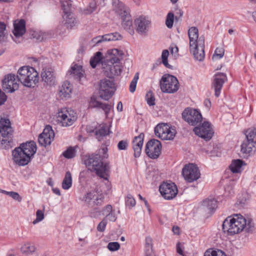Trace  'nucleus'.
<instances>
[{"label":"nucleus","instance_id":"ea45409f","mask_svg":"<svg viewBox=\"0 0 256 256\" xmlns=\"http://www.w3.org/2000/svg\"><path fill=\"white\" fill-rule=\"evenodd\" d=\"M202 206L210 211H212L216 208L217 201L214 198L206 199L203 201Z\"/></svg>","mask_w":256,"mask_h":256},{"label":"nucleus","instance_id":"c756f323","mask_svg":"<svg viewBox=\"0 0 256 256\" xmlns=\"http://www.w3.org/2000/svg\"><path fill=\"white\" fill-rule=\"evenodd\" d=\"M90 104L92 107L102 108L104 111L106 115L108 114L112 108L110 104H103L98 101L94 96L91 98Z\"/></svg>","mask_w":256,"mask_h":256},{"label":"nucleus","instance_id":"2eb2a0df","mask_svg":"<svg viewBox=\"0 0 256 256\" xmlns=\"http://www.w3.org/2000/svg\"><path fill=\"white\" fill-rule=\"evenodd\" d=\"M194 132L206 141L210 140L214 134L210 124L208 122H204L200 126L195 127Z\"/></svg>","mask_w":256,"mask_h":256},{"label":"nucleus","instance_id":"7ed1b4c3","mask_svg":"<svg viewBox=\"0 0 256 256\" xmlns=\"http://www.w3.org/2000/svg\"><path fill=\"white\" fill-rule=\"evenodd\" d=\"M188 36L190 52L192 54L195 60L200 62L203 61L205 57L204 36H198V28L195 26L189 28Z\"/></svg>","mask_w":256,"mask_h":256},{"label":"nucleus","instance_id":"39448f33","mask_svg":"<svg viewBox=\"0 0 256 256\" xmlns=\"http://www.w3.org/2000/svg\"><path fill=\"white\" fill-rule=\"evenodd\" d=\"M112 5L116 12L121 16L122 26L130 34L132 35L134 32L129 8L120 2V0H112Z\"/></svg>","mask_w":256,"mask_h":256},{"label":"nucleus","instance_id":"72a5a7b5","mask_svg":"<svg viewBox=\"0 0 256 256\" xmlns=\"http://www.w3.org/2000/svg\"><path fill=\"white\" fill-rule=\"evenodd\" d=\"M144 256H156L152 248V240L148 236L145 240Z\"/></svg>","mask_w":256,"mask_h":256},{"label":"nucleus","instance_id":"13d9d810","mask_svg":"<svg viewBox=\"0 0 256 256\" xmlns=\"http://www.w3.org/2000/svg\"><path fill=\"white\" fill-rule=\"evenodd\" d=\"M106 224H107V222H106V218H104L98 224V226H97V230L100 232H104Z\"/></svg>","mask_w":256,"mask_h":256},{"label":"nucleus","instance_id":"7c9ffc66","mask_svg":"<svg viewBox=\"0 0 256 256\" xmlns=\"http://www.w3.org/2000/svg\"><path fill=\"white\" fill-rule=\"evenodd\" d=\"M68 72L70 75L72 76L79 82L80 81L81 78L84 76V71L82 70V66L80 65L74 64L71 67Z\"/></svg>","mask_w":256,"mask_h":256},{"label":"nucleus","instance_id":"6ab92c4d","mask_svg":"<svg viewBox=\"0 0 256 256\" xmlns=\"http://www.w3.org/2000/svg\"><path fill=\"white\" fill-rule=\"evenodd\" d=\"M54 137V134L52 127L48 126L44 130L43 132L40 134L38 142L41 146H46L51 144Z\"/></svg>","mask_w":256,"mask_h":256},{"label":"nucleus","instance_id":"aec40b11","mask_svg":"<svg viewBox=\"0 0 256 256\" xmlns=\"http://www.w3.org/2000/svg\"><path fill=\"white\" fill-rule=\"evenodd\" d=\"M82 200L86 205L92 207L101 205L102 202V198L94 190L87 192L84 196Z\"/></svg>","mask_w":256,"mask_h":256},{"label":"nucleus","instance_id":"f704fd0d","mask_svg":"<svg viewBox=\"0 0 256 256\" xmlns=\"http://www.w3.org/2000/svg\"><path fill=\"white\" fill-rule=\"evenodd\" d=\"M106 58V56L104 57L101 52H98L91 58L90 60V66L92 68H95L98 64H102V62Z\"/></svg>","mask_w":256,"mask_h":256},{"label":"nucleus","instance_id":"a878e982","mask_svg":"<svg viewBox=\"0 0 256 256\" xmlns=\"http://www.w3.org/2000/svg\"><path fill=\"white\" fill-rule=\"evenodd\" d=\"M144 134H140L138 136L134 137L133 142V149L134 150V156L138 158L141 154L142 148L144 143Z\"/></svg>","mask_w":256,"mask_h":256},{"label":"nucleus","instance_id":"8fccbe9b","mask_svg":"<svg viewBox=\"0 0 256 256\" xmlns=\"http://www.w3.org/2000/svg\"><path fill=\"white\" fill-rule=\"evenodd\" d=\"M138 72H136L130 84V91L131 92H134L135 90H136V84H137V82H138Z\"/></svg>","mask_w":256,"mask_h":256},{"label":"nucleus","instance_id":"dca6fc26","mask_svg":"<svg viewBox=\"0 0 256 256\" xmlns=\"http://www.w3.org/2000/svg\"><path fill=\"white\" fill-rule=\"evenodd\" d=\"M161 148L160 142L157 140L152 139L146 143L145 152L148 157L156 159L159 156Z\"/></svg>","mask_w":256,"mask_h":256},{"label":"nucleus","instance_id":"603ef678","mask_svg":"<svg viewBox=\"0 0 256 256\" xmlns=\"http://www.w3.org/2000/svg\"><path fill=\"white\" fill-rule=\"evenodd\" d=\"M44 218V210H38L36 212V218L32 222L34 224H36L38 222L42 221Z\"/></svg>","mask_w":256,"mask_h":256},{"label":"nucleus","instance_id":"6e6d98bb","mask_svg":"<svg viewBox=\"0 0 256 256\" xmlns=\"http://www.w3.org/2000/svg\"><path fill=\"white\" fill-rule=\"evenodd\" d=\"M108 248L112 252L118 250L120 248V244L118 242H110L107 246Z\"/></svg>","mask_w":256,"mask_h":256},{"label":"nucleus","instance_id":"a211bd4d","mask_svg":"<svg viewBox=\"0 0 256 256\" xmlns=\"http://www.w3.org/2000/svg\"><path fill=\"white\" fill-rule=\"evenodd\" d=\"M18 79L14 74H10L6 75L2 82V87L6 92H13L18 88Z\"/></svg>","mask_w":256,"mask_h":256},{"label":"nucleus","instance_id":"f3484780","mask_svg":"<svg viewBox=\"0 0 256 256\" xmlns=\"http://www.w3.org/2000/svg\"><path fill=\"white\" fill-rule=\"evenodd\" d=\"M159 190L162 196L166 200H172L178 194L176 186L174 182H163L160 186Z\"/></svg>","mask_w":256,"mask_h":256},{"label":"nucleus","instance_id":"412c9836","mask_svg":"<svg viewBox=\"0 0 256 256\" xmlns=\"http://www.w3.org/2000/svg\"><path fill=\"white\" fill-rule=\"evenodd\" d=\"M226 80L227 77L224 73L218 72L214 75L212 86L214 88L216 96H220L222 86Z\"/></svg>","mask_w":256,"mask_h":256},{"label":"nucleus","instance_id":"f8f14e48","mask_svg":"<svg viewBox=\"0 0 256 256\" xmlns=\"http://www.w3.org/2000/svg\"><path fill=\"white\" fill-rule=\"evenodd\" d=\"M155 134L162 140H172L176 133V130L166 124H158L154 128Z\"/></svg>","mask_w":256,"mask_h":256},{"label":"nucleus","instance_id":"680f3d73","mask_svg":"<svg viewBox=\"0 0 256 256\" xmlns=\"http://www.w3.org/2000/svg\"><path fill=\"white\" fill-rule=\"evenodd\" d=\"M128 142L125 140L120 141L118 144V148L119 150H125L128 147Z\"/></svg>","mask_w":256,"mask_h":256},{"label":"nucleus","instance_id":"5fc2aeb1","mask_svg":"<svg viewBox=\"0 0 256 256\" xmlns=\"http://www.w3.org/2000/svg\"><path fill=\"white\" fill-rule=\"evenodd\" d=\"M31 36L38 41H42L44 38V34L39 31H34L31 33Z\"/></svg>","mask_w":256,"mask_h":256},{"label":"nucleus","instance_id":"4c0bfd02","mask_svg":"<svg viewBox=\"0 0 256 256\" xmlns=\"http://www.w3.org/2000/svg\"><path fill=\"white\" fill-rule=\"evenodd\" d=\"M245 134L246 138V141L256 144V129L254 128L248 129L246 131Z\"/></svg>","mask_w":256,"mask_h":256},{"label":"nucleus","instance_id":"473e14b6","mask_svg":"<svg viewBox=\"0 0 256 256\" xmlns=\"http://www.w3.org/2000/svg\"><path fill=\"white\" fill-rule=\"evenodd\" d=\"M64 24L68 28H72L78 24V20L74 14L70 15H63Z\"/></svg>","mask_w":256,"mask_h":256},{"label":"nucleus","instance_id":"37998d69","mask_svg":"<svg viewBox=\"0 0 256 256\" xmlns=\"http://www.w3.org/2000/svg\"><path fill=\"white\" fill-rule=\"evenodd\" d=\"M7 36L6 26L4 23L0 22V42L6 41Z\"/></svg>","mask_w":256,"mask_h":256},{"label":"nucleus","instance_id":"f03ea898","mask_svg":"<svg viewBox=\"0 0 256 256\" xmlns=\"http://www.w3.org/2000/svg\"><path fill=\"white\" fill-rule=\"evenodd\" d=\"M108 146L103 144L98 150V154L86 156L84 160V163L88 170L95 172L98 176L104 180L108 179V172L110 168L108 164L102 162L103 158L107 157Z\"/></svg>","mask_w":256,"mask_h":256},{"label":"nucleus","instance_id":"c85d7f7f","mask_svg":"<svg viewBox=\"0 0 256 256\" xmlns=\"http://www.w3.org/2000/svg\"><path fill=\"white\" fill-rule=\"evenodd\" d=\"M72 86L70 82H64L59 88V96L62 99L70 98Z\"/></svg>","mask_w":256,"mask_h":256},{"label":"nucleus","instance_id":"b1692460","mask_svg":"<svg viewBox=\"0 0 256 256\" xmlns=\"http://www.w3.org/2000/svg\"><path fill=\"white\" fill-rule=\"evenodd\" d=\"M134 24L136 32L142 34L148 31L150 22L146 17L140 16L135 20Z\"/></svg>","mask_w":256,"mask_h":256},{"label":"nucleus","instance_id":"774afa93","mask_svg":"<svg viewBox=\"0 0 256 256\" xmlns=\"http://www.w3.org/2000/svg\"><path fill=\"white\" fill-rule=\"evenodd\" d=\"M172 231L176 234H180V228L178 226H174L172 228Z\"/></svg>","mask_w":256,"mask_h":256},{"label":"nucleus","instance_id":"a18cd8bd","mask_svg":"<svg viewBox=\"0 0 256 256\" xmlns=\"http://www.w3.org/2000/svg\"><path fill=\"white\" fill-rule=\"evenodd\" d=\"M169 55V52L167 50H164L162 54V62L164 66L168 68H170L171 66L168 64V58Z\"/></svg>","mask_w":256,"mask_h":256},{"label":"nucleus","instance_id":"4be33fe9","mask_svg":"<svg viewBox=\"0 0 256 256\" xmlns=\"http://www.w3.org/2000/svg\"><path fill=\"white\" fill-rule=\"evenodd\" d=\"M14 29L12 33L15 37L14 40L17 42L16 38H21L26 32V22L24 20H14Z\"/></svg>","mask_w":256,"mask_h":256},{"label":"nucleus","instance_id":"e433bc0d","mask_svg":"<svg viewBox=\"0 0 256 256\" xmlns=\"http://www.w3.org/2000/svg\"><path fill=\"white\" fill-rule=\"evenodd\" d=\"M108 58H109V55L106 54V58L104 59V60L102 62V68L104 74L108 78H112V72L110 71L111 64L108 62Z\"/></svg>","mask_w":256,"mask_h":256},{"label":"nucleus","instance_id":"9b49d317","mask_svg":"<svg viewBox=\"0 0 256 256\" xmlns=\"http://www.w3.org/2000/svg\"><path fill=\"white\" fill-rule=\"evenodd\" d=\"M116 90L114 82L110 80H101L100 83V94L102 98L108 100L114 95Z\"/></svg>","mask_w":256,"mask_h":256},{"label":"nucleus","instance_id":"49530a36","mask_svg":"<svg viewBox=\"0 0 256 256\" xmlns=\"http://www.w3.org/2000/svg\"><path fill=\"white\" fill-rule=\"evenodd\" d=\"M146 99L147 104L150 106H154L155 104V98L152 91H149L147 92Z\"/></svg>","mask_w":256,"mask_h":256},{"label":"nucleus","instance_id":"c9c22d12","mask_svg":"<svg viewBox=\"0 0 256 256\" xmlns=\"http://www.w3.org/2000/svg\"><path fill=\"white\" fill-rule=\"evenodd\" d=\"M62 8L64 13V15H70L72 13V2L70 0H65L61 2Z\"/></svg>","mask_w":256,"mask_h":256},{"label":"nucleus","instance_id":"393cba45","mask_svg":"<svg viewBox=\"0 0 256 256\" xmlns=\"http://www.w3.org/2000/svg\"><path fill=\"white\" fill-rule=\"evenodd\" d=\"M254 144L250 142L244 141L241 145L240 152L244 158H248L254 154L256 151Z\"/></svg>","mask_w":256,"mask_h":256},{"label":"nucleus","instance_id":"ddd939ff","mask_svg":"<svg viewBox=\"0 0 256 256\" xmlns=\"http://www.w3.org/2000/svg\"><path fill=\"white\" fill-rule=\"evenodd\" d=\"M182 117L185 121L192 126H196L201 122L202 120L200 112L196 109L186 108L182 113Z\"/></svg>","mask_w":256,"mask_h":256},{"label":"nucleus","instance_id":"a19ab883","mask_svg":"<svg viewBox=\"0 0 256 256\" xmlns=\"http://www.w3.org/2000/svg\"><path fill=\"white\" fill-rule=\"evenodd\" d=\"M204 256H226V255L220 250L210 248L205 252Z\"/></svg>","mask_w":256,"mask_h":256},{"label":"nucleus","instance_id":"58836bf2","mask_svg":"<svg viewBox=\"0 0 256 256\" xmlns=\"http://www.w3.org/2000/svg\"><path fill=\"white\" fill-rule=\"evenodd\" d=\"M72 185V176L70 172L68 171L66 173L62 182V188L65 190L69 189Z\"/></svg>","mask_w":256,"mask_h":256},{"label":"nucleus","instance_id":"1a4fd4ad","mask_svg":"<svg viewBox=\"0 0 256 256\" xmlns=\"http://www.w3.org/2000/svg\"><path fill=\"white\" fill-rule=\"evenodd\" d=\"M160 88L166 93H174L179 88V83L177 78L169 74H164L160 81Z\"/></svg>","mask_w":256,"mask_h":256},{"label":"nucleus","instance_id":"5701e85b","mask_svg":"<svg viewBox=\"0 0 256 256\" xmlns=\"http://www.w3.org/2000/svg\"><path fill=\"white\" fill-rule=\"evenodd\" d=\"M86 130L90 133L94 132L96 137L98 141L103 140L110 133L109 128L106 124L100 125L98 128H96L94 130L88 127Z\"/></svg>","mask_w":256,"mask_h":256},{"label":"nucleus","instance_id":"3c124183","mask_svg":"<svg viewBox=\"0 0 256 256\" xmlns=\"http://www.w3.org/2000/svg\"><path fill=\"white\" fill-rule=\"evenodd\" d=\"M2 192L12 197L14 200L20 202L22 200V197L20 196L18 193L15 192H7L2 190Z\"/></svg>","mask_w":256,"mask_h":256},{"label":"nucleus","instance_id":"864d4df0","mask_svg":"<svg viewBox=\"0 0 256 256\" xmlns=\"http://www.w3.org/2000/svg\"><path fill=\"white\" fill-rule=\"evenodd\" d=\"M136 200L130 194H128L126 199V205L130 208H132L136 205Z\"/></svg>","mask_w":256,"mask_h":256},{"label":"nucleus","instance_id":"bb28decb","mask_svg":"<svg viewBox=\"0 0 256 256\" xmlns=\"http://www.w3.org/2000/svg\"><path fill=\"white\" fill-rule=\"evenodd\" d=\"M120 38L121 36L120 34L118 32H114L96 36L92 40V42L96 44H98L102 42L118 40Z\"/></svg>","mask_w":256,"mask_h":256},{"label":"nucleus","instance_id":"de8ad7c7","mask_svg":"<svg viewBox=\"0 0 256 256\" xmlns=\"http://www.w3.org/2000/svg\"><path fill=\"white\" fill-rule=\"evenodd\" d=\"M224 53V50L222 48H216L215 50L214 54L212 56V58L213 60L216 58L220 59L223 57Z\"/></svg>","mask_w":256,"mask_h":256},{"label":"nucleus","instance_id":"c03bdc74","mask_svg":"<svg viewBox=\"0 0 256 256\" xmlns=\"http://www.w3.org/2000/svg\"><path fill=\"white\" fill-rule=\"evenodd\" d=\"M76 151L74 148L70 146L63 152V156L67 158H72L76 156Z\"/></svg>","mask_w":256,"mask_h":256},{"label":"nucleus","instance_id":"09e8293b","mask_svg":"<svg viewBox=\"0 0 256 256\" xmlns=\"http://www.w3.org/2000/svg\"><path fill=\"white\" fill-rule=\"evenodd\" d=\"M174 14L172 12L168 13L166 20V24L168 28H172L173 26L174 20Z\"/></svg>","mask_w":256,"mask_h":256},{"label":"nucleus","instance_id":"79ce46f5","mask_svg":"<svg viewBox=\"0 0 256 256\" xmlns=\"http://www.w3.org/2000/svg\"><path fill=\"white\" fill-rule=\"evenodd\" d=\"M22 252L26 254H31L35 250V247L32 244L27 243L21 248Z\"/></svg>","mask_w":256,"mask_h":256},{"label":"nucleus","instance_id":"9d476101","mask_svg":"<svg viewBox=\"0 0 256 256\" xmlns=\"http://www.w3.org/2000/svg\"><path fill=\"white\" fill-rule=\"evenodd\" d=\"M107 54L109 55V58H108V62L111 64L110 71L112 72V78L115 76L120 75L121 73V70L120 66L116 64L120 62L123 54L122 52L118 49L114 48L108 50Z\"/></svg>","mask_w":256,"mask_h":256},{"label":"nucleus","instance_id":"e2e57ef3","mask_svg":"<svg viewBox=\"0 0 256 256\" xmlns=\"http://www.w3.org/2000/svg\"><path fill=\"white\" fill-rule=\"evenodd\" d=\"M6 100V96L0 89V106L4 104Z\"/></svg>","mask_w":256,"mask_h":256},{"label":"nucleus","instance_id":"0e129e2a","mask_svg":"<svg viewBox=\"0 0 256 256\" xmlns=\"http://www.w3.org/2000/svg\"><path fill=\"white\" fill-rule=\"evenodd\" d=\"M106 218L112 222H114L116 220V217L114 214H112V212H110L107 216H106Z\"/></svg>","mask_w":256,"mask_h":256},{"label":"nucleus","instance_id":"f257e3e1","mask_svg":"<svg viewBox=\"0 0 256 256\" xmlns=\"http://www.w3.org/2000/svg\"><path fill=\"white\" fill-rule=\"evenodd\" d=\"M222 230L228 235L233 236L244 230L252 233L255 230L254 224L250 218L246 219L240 214L228 216L223 222Z\"/></svg>","mask_w":256,"mask_h":256},{"label":"nucleus","instance_id":"423d86ee","mask_svg":"<svg viewBox=\"0 0 256 256\" xmlns=\"http://www.w3.org/2000/svg\"><path fill=\"white\" fill-rule=\"evenodd\" d=\"M16 78L24 86L34 87L38 82V72L32 67L24 66L19 68Z\"/></svg>","mask_w":256,"mask_h":256},{"label":"nucleus","instance_id":"20e7f679","mask_svg":"<svg viewBox=\"0 0 256 256\" xmlns=\"http://www.w3.org/2000/svg\"><path fill=\"white\" fill-rule=\"evenodd\" d=\"M36 150V145L34 141L22 143L12 151L13 160L19 166H26L30 161Z\"/></svg>","mask_w":256,"mask_h":256},{"label":"nucleus","instance_id":"4468645a","mask_svg":"<svg viewBox=\"0 0 256 256\" xmlns=\"http://www.w3.org/2000/svg\"><path fill=\"white\" fill-rule=\"evenodd\" d=\"M182 176L188 182L196 180L200 178V172L198 166L194 164H186L182 168Z\"/></svg>","mask_w":256,"mask_h":256},{"label":"nucleus","instance_id":"4d7b16f0","mask_svg":"<svg viewBox=\"0 0 256 256\" xmlns=\"http://www.w3.org/2000/svg\"><path fill=\"white\" fill-rule=\"evenodd\" d=\"M234 194L233 188L232 184H229L226 186L224 188V195L226 197H230L232 196Z\"/></svg>","mask_w":256,"mask_h":256},{"label":"nucleus","instance_id":"cd10ccee","mask_svg":"<svg viewBox=\"0 0 256 256\" xmlns=\"http://www.w3.org/2000/svg\"><path fill=\"white\" fill-rule=\"evenodd\" d=\"M42 80L48 85H53L55 83L56 78L53 71L50 68H43L41 74Z\"/></svg>","mask_w":256,"mask_h":256},{"label":"nucleus","instance_id":"2f4dec72","mask_svg":"<svg viewBox=\"0 0 256 256\" xmlns=\"http://www.w3.org/2000/svg\"><path fill=\"white\" fill-rule=\"evenodd\" d=\"M246 164L241 160L237 159L232 160L230 168L233 173H240L243 170V166H246Z\"/></svg>","mask_w":256,"mask_h":256},{"label":"nucleus","instance_id":"052dcab7","mask_svg":"<svg viewBox=\"0 0 256 256\" xmlns=\"http://www.w3.org/2000/svg\"><path fill=\"white\" fill-rule=\"evenodd\" d=\"M112 208L110 204H108L104 206L101 211V214L107 216L110 212H112Z\"/></svg>","mask_w":256,"mask_h":256},{"label":"nucleus","instance_id":"6e6552de","mask_svg":"<svg viewBox=\"0 0 256 256\" xmlns=\"http://www.w3.org/2000/svg\"><path fill=\"white\" fill-rule=\"evenodd\" d=\"M13 130L10 126V122L8 118H0V134L4 138L2 140V144H6L5 148H9L12 147V139L11 136Z\"/></svg>","mask_w":256,"mask_h":256},{"label":"nucleus","instance_id":"bf43d9fd","mask_svg":"<svg viewBox=\"0 0 256 256\" xmlns=\"http://www.w3.org/2000/svg\"><path fill=\"white\" fill-rule=\"evenodd\" d=\"M89 214L90 217L96 218L101 215V211L99 208H95L89 212Z\"/></svg>","mask_w":256,"mask_h":256},{"label":"nucleus","instance_id":"0eeeda50","mask_svg":"<svg viewBox=\"0 0 256 256\" xmlns=\"http://www.w3.org/2000/svg\"><path fill=\"white\" fill-rule=\"evenodd\" d=\"M56 116L58 124L64 127L72 126L77 119L76 114L74 111L66 108L59 110Z\"/></svg>","mask_w":256,"mask_h":256},{"label":"nucleus","instance_id":"69168bd1","mask_svg":"<svg viewBox=\"0 0 256 256\" xmlns=\"http://www.w3.org/2000/svg\"><path fill=\"white\" fill-rule=\"evenodd\" d=\"M96 4L95 2H92L90 4V8L91 12L96 10Z\"/></svg>","mask_w":256,"mask_h":256},{"label":"nucleus","instance_id":"338daca9","mask_svg":"<svg viewBox=\"0 0 256 256\" xmlns=\"http://www.w3.org/2000/svg\"><path fill=\"white\" fill-rule=\"evenodd\" d=\"M176 252L184 256L183 250H182V248H181V247L180 246V243H178L176 244Z\"/></svg>","mask_w":256,"mask_h":256}]
</instances>
